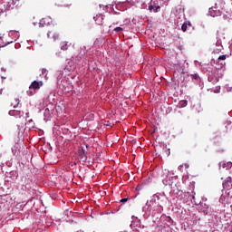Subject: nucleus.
Masks as SVG:
<instances>
[{
  "mask_svg": "<svg viewBox=\"0 0 232 232\" xmlns=\"http://www.w3.org/2000/svg\"><path fill=\"white\" fill-rule=\"evenodd\" d=\"M181 106H182V108L188 106V101H182L181 102Z\"/></svg>",
  "mask_w": 232,
  "mask_h": 232,
  "instance_id": "9b49d317",
  "label": "nucleus"
},
{
  "mask_svg": "<svg viewBox=\"0 0 232 232\" xmlns=\"http://www.w3.org/2000/svg\"><path fill=\"white\" fill-rule=\"evenodd\" d=\"M19 1H21V0H14V5H17V3H19Z\"/></svg>",
  "mask_w": 232,
  "mask_h": 232,
  "instance_id": "dca6fc26",
  "label": "nucleus"
},
{
  "mask_svg": "<svg viewBox=\"0 0 232 232\" xmlns=\"http://www.w3.org/2000/svg\"><path fill=\"white\" fill-rule=\"evenodd\" d=\"M86 148H88V145H86Z\"/></svg>",
  "mask_w": 232,
  "mask_h": 232,
  "instance_id": "5701e85b",
  "label": "nucleus"
},
{
  "mask_svg": "<svg viewBox=\"0 0 232 232\" xmlns=\"http://www.w3.org/2000/svg\"><path fill=\"white\" fill-rule=\"evenodd\" d=\"M183 166H184L185 168H189V165H188V163L183 164Z\"/></svg>",
  "mask_w": 232,
  "mask_h": 232,
  "instance_id": "f3484780",
  "label": "nucleus"
},
{
  "mask_svg": "<svg viewBox=\"0 0 232 232\" xmlns=\"http://www.w3.org/2000/svg\"><path fill=\"white\" fill-rule=\"evenodd\" d=\"M194 77H195V79H197V74Z\"/></svg>",
  "mask_w": 232,
  "mask_h": 232,
  "instance_id": "4be33fe9",
  "label": "nucleus"
},
{
  "mask_svg": "<svg viewBox=\"0 0 232 232\" xmlns=\"http://www.w3.org/2000/svg\"><path fill=\"white\" fill-rule=\"evenodd\" d=\"M44 23V20L40 21V24H43Z\"/></svg>",
  "mask_w": 232,
  "mask_h": 232,
  "instance_id": "6ab92c4d",
  "label": "nucleus"
},
{
  "mask_svg": "<svg viewBox=\"0 0 232 232\" xmlns=\"http://www.w3.org/2000/svg\"><path fill=\"white\" fill-rule=\"evenodd\" d=\"M1 93H3V90H0V95H1Z\"/></svg>",
  "mask_w": 232,
  "mask_h": 232,
  "instance_id": "412c9836",
  "label": "nucleus"
},
{
  "mask_svg": "<svg viewBox=\"0 0 232 232\" xmlns=\"http://www.w3.org/2000/svg\"><path fill=\"white\" fill-rule=\"evenodd\" d=\"M122 28L121 27H116V28H114V32H117V33H119V32H122Z\"/></svg>",
  "mask_w": 232,
  "mask_h": 232,
  "instance_id": "f8f14e48",
  "label": "nucleus"
},
{
  "mask_svg": "<svg viewBox=\"0 0 232 232\" xmlns=\"http://www.w3.org/2000/svg\"><path fill=\"white\" fill-rule=\"evenodd\" d=\"M96 24H99L100 26H102L104 24V15L102 14H97L96 16L93 17Z\"/></svg>",
  "mask_w": 232,
  "mask_h": 232,
  "instance_id": "39448f33",
  "label": "nucleus"
},
{
  "mask_svg": "<svg viewBox=\"0 0 232 232\" xmlns=\"http://www.w3.org/2000/svg\"><path fill=\"white\" fill-rule=\"evenodd\" d=\"M47 39H50V41H53V43L59 41V32H57L55 29H52L47 33Z\"/></svg>",
  "mask_w": 232,
  "mask_h": 232,
  "instance_id": "7ed1b4c3",
  "label": "nucleus"
},
{
  "mask_svg": "<svg viewBox=\"0 0 232 232\" xmlns=\"http://www.w3.org/2000/svg\"><path fill=\"white\" fill-rule=\"evenodd\" d=\"M188 26H191V23L188 22V23H184L181 26V30L182 32H187L188 31Z\"/></svg>",
  "mask_w": 232,
  "mask_h": 232,
  "instance_id": "9d476101",
  "label": "nucleus"
},
{
  "mask_svg": "<svg viewBox=\"0 0 232 232\" xmlns=\"http://www.w3.org/2000/svg\"><path fill=\"white\" fill-rule=\"evenodd\" d=\"M71 46L72 43L70 42L64 41L61 43V50H63V52H66V50H68Z\"/></svg>",
  "mask_w": 232,
  "mask_h": 232,
  "instance_id": "0eeeda50",
  "label": "nucleus"
},
{
  "mask_svg": "<svg viewBox=\"0 0 232 232\" xmlns=\"http://www.w3.org/2000/svg\"><path fill=\"white\" fill-rule=\"evenodd\" d=\"M179 50H182V46H179Z\"/></svg>",
  "mask_w": 232,
  "mask_h": 232,
  "instance_id": "aec40b11",
  "label": "nucleus"
},
{
  "mask_svg": "<svg viewBox=\"0 0 232 232\" xmlns=\"http://www.w3.org/2000/svg\"><path fill=\"white\" fill-rule=\"evenodd\" d=\"M224 151H226V150H224L222 148L218 149V153H224Z\"/></svg>",
  "mask_w": 232,
  "mask_h": 232,
  "instance_id": "2eb2a0df",
  "label": "nucleus"
},
{
  "mask_svg": "<svg viewBox=\"0 0 232 232\" xmlns=\"http://www.w3.org/2000/svg\"><path fill=\"white\" fill-rule=\"evenodd\" d=\"M218 61H226V55H220Z\"/></svg>",
  "mask_w": 232,
  "mask_h": 232,
  "instance_id": "ddd939ff",
  "label": "nucleus"
},
{
  "mask_svg": "<svg viewBox=\"0 0 232 232\" xmlns=\"http://www.w3.org/2000/svg\"><path fill=\"white\" fill-rule=\"evenodd\" d=\"M208 14L211 17H218L222 15V9L218 8V4H216L215 6L209 8Z\"/></svg>",
  "mask_w": 232,
  "mask_h": 232,
  "instance_id": "f03ea898",
  "label": "nucleus"
},
{
  "mask_svg": "<svg viewBox=\"0 0 232 232\" xmlns=\"http://www.w3.org/2000/svg\"><path fill=\"white\" fill-rule=\"evenodd\" d=\"M120 202L121 204H124L125 202H128V198H124L121 199Z\"/></svg>",
  "mask_w": 232,
  "mask_h": 232,
  "instance_id": "4468645a",
  "label": "nucleus"
},
{
  "mask_svg": "<svg viewBox=\"0 0 232 232\" xmlns=\"http://www.w3.org/2000/svg\"><path fill=\"white\" fill-rule=\"evenodd\" d=\"M208 80L209 82H212V84H217L218 82V78L213 74H210Z\"/></svg>",
  "mask_w": 232,
  "mask_h": 232,
  "instance_id": "6e6552de",
  "label": "nucleus"
},
{
  "mask_svg": "<svg viewBox=\"0 0 232 232\" xmlns=\"http://www.w3.org/2000/svg\"><path fill=\"white\" fill-rule=\"evenodd\" d=\"M150 12L157 13L159 10H160V6L159 5H149Z\"/></svg>",
  "mask_w": 232,
  "mask_h": 232,
  "instance_id": "1a4fd4ad",
  "label": "nucleus"
},
{
  "mask_svg": "<svg viewBox=\"0 0 232 232\" xmlns=\"http://www.w3.org/2000/svg\"><path fill=\"white\" fill-rule=\"evenodd\" d=\"M87 151L84 150V148H82L78 150V160L80 162H86L88 160V156L86 155Z\"/></svg>",
  "mask_w": 232,
  "mask_h": 232,
  "instance_id": "20e7f679",
  "label": "nucleus"
},
{
  "mask_svg": "<svg viewBox=\"0 0 232 232\" xmlns=\"http://www.w3.org/2000/svg\"><path fill=\"white\" fill-rule=\"evenodd\" d=\"M232 186L231 177L227 178V180L223 183V188L230 189Z\"/></svg>",
  "mask_w": 232,
  "mask_h": 232,
  "instance_id": "423d86ee",
  "label": "nucleus"
},
{
  "mask_svg": "<svg viewBox=\"0 0 232 232\" xmlns=\"http://www.w3.org/2000/svg\"><path fill=\"white\" fill-rule=\"evenodd\" d=\"M43 84H44L43 81H40V82L34 81L29 86V90L27 91V95L29 97H32V95H35V93H37V90H41Z\"/></svg>",
  "mask_w": 232,
  "mask_h": 232,
  "instance_id": "f257e3e1",
  "label": "nucleus"
},
{
  "mask_svg": "<svg viewBox=\"0 0 232 232\" xmlns=\"http://www.w3.org/2000/svg\"><path fill=\"white\" fill-rule=\"evenodd\" d=\"M42 73H46V69H43Z\"/></svg>",
  "mask_w": 232,
  "mask_h": 232,
  "instance_id": "a211bd4d",
  "label": "nucleus"
}]
</instances>
